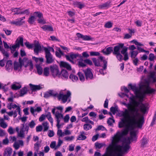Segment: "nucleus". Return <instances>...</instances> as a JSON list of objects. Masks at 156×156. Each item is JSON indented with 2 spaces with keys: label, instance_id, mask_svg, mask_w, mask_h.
<instances>
[{
  "label": "nucleus",
  "instance_id": "f257e3e1",
  "mask_svg": "<svg viewBox=\"0 0 156 156\" xmlns=\"http://www.w3.org/2000/svg\"><path fill=\"white\" fill-rule=\"evenodd\" d=\"M124 122H123V118L119 123V127L122 128L125 127V129L121 133H119L122 137L123 136L127 135L129 129H133L135 126L141 128L144 122V118L143 115H140L137 120L136 118L131 117L130 118H126Z\"/></svg>",
  "mask_w": 156,
  "mask_h": 156
},
{
  "label": "nucleus",
  "instance_id": "f03ea898",
  "mask_svg": "<svg viewBox=\"0 0 156 156\" xmlns=\"http://www.w3.org/2000/svg\"><path fill=\"white\" fill-rule=\"evenodd\" d=\"M128 48L124 46V43H118L113 48L112 47H109L106 49L102 50L101 52L105 54L108 55L112 52L115 55L119 61L121 62L122 60L126 61L129 59Z\"/></svg>",
  "mask_w": 156,
  "mask_h": 156
},
{
  "label": "nucleus",
  "instance_id": "7ed1b4c3",
  "mask_svg": "<svg viewBox=\"0 0 156 156\" xmlns=\"http://www.w3.org/2000/svg\"><path fill=\"white\" fill-rule=\"evenodd\" d=\"M129 103L126 104L125 102H122V104L126 106L127 109H125L124 111L122 113V115L123 116V122L125 121L126 118H130L131 117L136 118L141 115L138 112V109L137 108L133 107V104H132V99L129 98Z\"/></svg>",
  "mask_w": 156,
  "mask_h": 156
},
{
  "label": "nucleus",
  "instance_id": "20e7f679",
  "mask_svg": "<svg viewBox=\"0 0 156 156\" xmlns=\"http://www.w3.org/2000/svg\"><path fill=\"white\" fill-rule=\"evenodd\" d=\"M128 87L129 90H131L133 91L134 97L145 98V96L154 94L156 91L155 89L151 88L149 86L145 89L141 90L137 87L136 84L133 85L131 83L128 84Z\"/></svg>",
  "mask_w": 156,
  "mask_h": 156
},
{
  "label": "nucleus",
  "instance_id": "39448f33",
  "mask_svg": "<svg viewBox=\"0 0 156 156\" xmlns=\"http://www.w3.org/2000/svg\"><path fill=\"white\" fill-rule=\"evenodd\" d=\"M65 90H61L58 94L57 92L53 90H49L44 94V98H48L50 96L54 98H69L70 97L71 93L69 90H67L66 94H64V91Z\"/></svg>",
  "mask_w": 156,
  "mask_h": 156
},
{
  "label": "nucleus",
  "instance_id": "423d86ee",
  "mask_svg": "<svg viewBox=\"0 0 156 156\" xmlns=\"http://www.w3.org/2000/svg\"><path fill=\"white\" fill-rule=\"evenodd\" d=\"M122 136L119 133V132H117L114 135L112 141V145L110 147H108L107 148V151H110L112 150H120L122 147L120 145H117V144L120 141Z\"/></svg>",
  "mask_w": 156,
  "mask_h": 156
},
{
  "label": "nucleus",
  "instance_id": "0eeeda50",
  "mask_svg": "<svg viewBox=\"0 0 156 156\" xmlns=\"http://www.w3.org/2000/svg\"><path fill=\"white\" fill-rule=\"evenodd\" d=\"M104 57L102 56H100L98 57V59L95 58H92V60L94 65L96 67H101V66L100 62H103L104 63V66L103 67L104 69H106L107 67V62L105 59H104Z\"/></svg>",
  "mask_w": 156,
  "mask_h": 156
},
{
  "label": "nucleus",
  "instance_id": "6e6552de",
  "mask_svg": "<svg viewBox=\"0 0 156 156\" xmlns=\"http://www.w3.org/2000/svg\"><path fill=\"white\" fill-rule=\"evenodd\" d=\"M23 37H19L18 38L16 39L15 41V44L12 45L11 47L12 49H10L11 50V53H13L14 51H15L16 48H19L20 45L22 47L23 46Z\"/></svg>",
  "mask_w": 156,
  "mask_h": 156
},
{
  "label": "nucleus",
  "instance_id": "1a4fd4ad",
  "mask_svg": "<svg viewBox=\"0 0 156 156\" xmlns=\"http://www.w3.org/2000/svg\"><path fill=\"white\" fill-rule=\"evenodd\" d=\"M28 92L30 94L27 87L26 86L24 87L15 94L13 96V98L23 97L25 95L27 94Z\"/></svg>",
  "mask_w": 156,
  "mask_h": 156
},
{
  "label": "nucleus",
  "instance_id": "9d476101",
  "mask_svg": "<svg viewBox=\"0 0 156 156\" xmlns=\"http://www.w3.org/2000/svg\"><path fill=\"white\" fill-rule=\"evenodd\" d=\"M50 69L51 73L54 78H55L57 76L59 77H60V74H59L60 72L58 67L56 65L53 64L50 66Z\"/></svg>",
  "mask_w": 156,
  "mask_h": 156
},
{
  "label": "nucleus",
  "instance_id": "9b49d317",
  "mask_svg": "<svg viewBox=\"0 0 156 156\" xmlns=\"http://www.w3.org/2000/svg\"><path fill=\"white\" fill-rule=\"evenodd\" d=\"M121 146L122 147L121 148L120 150H114L117 152L116 153V156H123V155L124 154L127 152L130 147V145L125 144L123 146Z\"/></svg>",
  "mask_w": 156,
  "mask_h": 156
},
{
  "label": "nucleus",
  "instance_id": "f8f14e48",
  "mask_svg": "<svg viewBox=\"0 0 156 156\" xmlns=\"http://www.w3.org/2000/svg\"><path fill=\"white\" fill-rule=\"evenodd\" d=\"M91 70L92 69L89 68H87L86 69L83 70L86 80H92L94 78L93 74L91 72Z\"/></svg>",
  "mask_w": 156,
  "mask_h": 156
},
{
  "label": "nucleus",
  "instance_id": "ddd939ff",
  "mask_svg": "<svg viewBox=\"0 0 156 156\" xmlns=\"http://www.w3.org/2000/svg\"><path fill=\"white\" fill-rule=\"evenodd\" d=\"M132 99V104H133V107L137 108L140 105H141L144 100V98H130Z\"/></svg>",
  "mask_w": 156,
  "mask_h": 156
},
{
  "label": "nucleus",
  "instance_id": "4468645a",
  "mask_svg": "<svg viewBox=\"0 0 156 156\" xmlns=\"http://www.w3.org/2000/svg\"><path fill=\"white\" fill-rule=\"evenodd\" d=\"M35 43L34 44V52L37 55H38L40 51L42 50L41 46L38 41H34Z\"/></svg>",
  "mask_w": 156,
  "mask_h": 156
},
{
  "label": "nucleus",
  "instance_id": "2eb2a0df",
  "mask_svg": "<svg viewBox=\"0 0 156 156\" xmlns=\"http://www.w3.org/2000/svg\"><path fill=\"white\" fill-rule=\"evenodd\" d=\"M25 17L23 16L21 18L17 19L16 20V21H11L10 23L13 25H15L16 26H20L22 25L23 23L25 22L24 21H22V20L25 19Z\"/></svg>",
  "mask_w": 156,
  "mask_h": 156
},
{
  "label": "nucleus",
  "instance_id": "dca6fc26",
  "mask_svg": "<svg viewBox=\"0 0 156 156\" xmlns=\"http://www.w3.org/2000/svg\"><path fill=\"white\" fill-rule=\"evenodd\" d=\"M29 86L31 91V92L30 94H32L33 92L39 90L42 88V87L39 85H34L32 83H30Z\"/></svg>",
  "mask_w": 156,
  "mask_h": 156
},
{
  "label": "nucleus",
  "instance_id": "f3484780",
  "mask_svg": "<svg viewBox=\"0 0 156 156\" xmlns=\"http://www.w3.org/2000/svg\"><path fill=\"white\" fill-rule=\"evenodd\" d=\"M61 68H64L68 70H72L71 65L68 62L63 61H61L59 64Z\"/></svg>",
  "mask_w": 156,
  "mask_h": 156
},
{
  "label": "nucleus",
  "instance_id": "a211bd4d",
  "mask_svg": "<svg viewBox=\"0 0 156 156\" xmlns=\"http://www.w3.org/2000/svg\"><path fill=\"white\" fill-rule=\"evenodd\" d=\"M4 93L7 95H9L8 98H13V95L12 92L10 91L8 87H5V86H2V88Z\"/></svg>",
  "mask_w": 156,
  "mask_h": 156
},
{
  "label": "nucleus",
  "instance_id": "6ab92c4d",
  "mask_svg": "<svg viewBox=\"0 0 156 156\" xmlns=\"http://www.w3.org/2000/svg\"><path fill=\"white\" fill-rule=\"evenodd\" d=\"M45 57L46 59V63L50 64L52 63L54 59L53 58V55L51 54L45 55Z\"/></svg>",
  "mask_w": 156,
  "mask_h": 156
},
{
  "label": "nucleus",
  "instance_id": "aec40b11",
  "mask_svg": "<svg viewBox=\"0 0 156 156\" xmlns=\"http://www.w3.org/2000/svg\"><path fill=\"white\" fill-rule=\"evenodd\" d=\"M12 151V149L10 147H8L6 148L3 153L4 156H11Z\"/></svg>",
  "mask_w": 156,
  "mask_h": 156
},
{
  "label": "nucleus",
  "instance_id": "412c9836",
  "mask_svg": "<svg viewBox=\"0 0 156 156\" xmlns=\"http://www.w3.org/2000/svg\"><path fill=\"white\" fill-rule=\"evenodd\" d=\"M111 3V1H108L102 4L99 5V8L101 9H107L110 7Z\"/></svg>",
  "mask_w": 156,
  "mask_h": 156
},
{
  "label": "nucleus",
  "instance_id": "4be33fe9",
  "mask_svg": "<svg viewBox=\"0 0 156 156\" xmlns=\"http://www.w3.org/2000/svg\"><path fill=\"white\" fill-rule=\"evenodd\" d=\"M118 94L119 96L120 97V98H123L125 96H126L127 98H137V97H134V95L130 93H129L130 96H129V94L125 92H121L118 93Z\"/></svg>",
  "mask_w": 156,
  "mask_h": 156
},
{
  "label": "nucleus",
  "instance_id": "5701e85b",
  "mask_svg": "<svg viewBox=\"0 0 156 156\" xmlns=\"http://www.w3.org/2000/svg\"><path fill=\"white\" fill-rule=\"evenodd\" d=\"M59 74H60V76L61 75L64 78L67 79H68L69 74L66 70L64 69H62L61 72H59Z\"/></svg>",
  "mask_w": 156,
  "mask_h": 156
},
{
  "label": "nucleus",
  "instance_id": "b1692460",
  "mask_svg": "<svg viewBox=\"0 0 156 156\" xmlns=\"http://www.w3.org/2000/svg\"><path fill=\"white\" fill-rule=\"evenodd\" d=\"M5 68L7 70L9 71L12 68V62L11 60H9L7 61Z\"/></svg>",
  "mask_w": 156,
  "mask_h": 156
},
{
  "label": "nucleus",
  "instance_id": "393cba45",
  "mask_svg": "<svg viewBox=\"0 0 156 156\" xmlns=\"http://www.w3.org/2000/svg\"><path fill=\"white\" fill-rule=\"evenodd\" d=\"M85 132L82 131L80 133V134L78 136L77 139L79 140H85L87 138L86 136L84 135Z\"/></svg>",
  "mask_w": 156,
  "mask_h": 156
},
{
  "label": "nucleus",
  "instance_id": "a878e982",
  "mask_svg": "<svg viewBox=\"0 0 156 156\" xmlns=\"http://www.w3.org/2000/svg\"><path fill=\"white\" fill-rule=\"evenodd\" d=\"M41 27L43 30L44 31L48 30L50 31H53V28L51 26L48 25H44Z\"/></svg>",
  "mask_w": 156,
  "mask_h": 156
},
{
  "label": "nucleus",
  "instance_id": "bb28decb",
  "mask_svg": "<svg viewBox=\"0 0 156 156\" xmlns=\"http://www.w3.org/2000/svg\"><path fill=\"white\" fill-rule=\"evenodd\" d=\"M45 115L51 124L52 125L53 124V119L51 117V113L50 112H47L46 113V114Z\"/></svg>",
  "mask_w": 156,
  "mask_h": 156
},
{
  "label": "nucleus",
  "instance_id": "cd10ccee",
  "mask_svg": "<svg viewBox=\"0 0 156 156\" xmlns=\"http://www.w3.org/2000/svg\"><path fill=\"white\" fill-rule=\"evenodd\" d=\"M130 138L132 140V141H136L137 139L136 137V134L135 131H131L130 132Z\"/></svg>",
  "mask_w": 156,
  "mask_h": 156
},
{
  "label": "nucleus",
  "instance_id": "c85d7f7f",
  "mask_svg": "<svg viewBox=\"0 0 156 156\" xmlns=\"http://www.w3.org/2000/svg\"><path fill=\"white\" fill-rule=\"evenodd\" d=\"M73 4L76 7L81 9L84 7V5L81 3V2H74Z\"/></svg>",
  "mask_w": 156,
  "mask_h": 156
},
{
  "label": "nucleus",
  "instance_id": "c756f323",
  "mask_svg": "<svg viewBox=\"0 0 156 156\" xmlns=\"http://www.w3.org/2000/svg\"><path fill=\"white\" fill-rule=\"evenodd\" d=\"M147 140L146 137L144 136L141 140V147H144L147 144Z\"/></svg>",
  "mask_w": 156,
  "mask_h": 156
},
{
  "label": "nucleus",
  "instance_id": "7c9ffc66",
  "mask_svg": "<svg viewBox=\"0 0 156 156\" xmlns=\"http://www.w3.org/2000/svg\"><path fill=\"white\" fill-rule=\"evenodd\" d=\"M37 73L39 75H41L43 72V69L40 65L36 64V65Z\"/></svg>",
  "mask_w": 156,
  "mask_h": 156
},
{
  "label": "nucleus",
  "instance_id": "2f4dec72",
  "mask_svg": "<svg viewBox=\"0 0 156 156\" xmlns=\"http://www.w3.org/2000/svg\"><path fill=\"white\" fill-rule=\"evenodd\" d=\"M139 108L140 111L143 113H145L147 111V107L144 104H142L140 105Z\"/></svg>",
  "mask_w": 156,
  "mask_h": 156
},
{
  "label": "nucleus",
  "instance_id": "473e14b6",
  "mask_svg": "<svg viewBox=\"0 0 156 156\" xmlns=\"http://www.w3.org/2000/svg\"><path fill=\"white\" fill-rule=\"evenodd\" d=\"M82 56L81 55L79 54H74L73 52L70 53V58L72 59H73L74 58H76L77 57H81Z\"/></svg>",
  "mask_w": 156,
  "mask_h": 156
},
{
  "label": "nucleus",
  "instance_id": "72a5a7b5",
  "mask_svg": "<svg viewBox=\"0 0 156 156\" xmlns=\"http://www.w3.org/2000/svg\"><path fill=\"white\" fill-rule=\"evenodd\" d=\"M22 127L21 129L20 133H19V136L21 137H24V123L22 124Z\"/></svg>",
  "mask_w": 156,
  "mask_h": 156
},
{
  "label": "nucleus",
  "instance_id": "f704fd0d",
  "mask_svg": "<svg viewBox=\"0 0 156 156\" xmlns=\"http://www.w3.org/2000/svg\"><path fill=\"white\" fill-rule=\"evenodd\" d=\"M36 18L34 16H31L28 18V22L30 24H33L35 21Z\"/></svg>",
  "mask_w": 156,
  "mask_h": 156
},
{
  "label": "nucleus",
  "instance_id": "c9c22d12",
  "mask_svg": "<svg viewBox=\"0 0 156 156\" xmlns=\"http://www.w3.org/2000/svg\"><path fill=\"white\" fill-rule=\"evenodd\" d=\"M34 16L36 18L38 17L39 18L43 17V14L39 11L35 12L34 13Z\"/></svg>",
  "mask_w": 156,
  "mask_h": 156
},
{
  "label": "nucleus",
  "instance_id": "e433bc0d",
  "mask_svg": "<svg viewBox=\"0 0 156 156\" xmlns=\"http://www.w3.org/2000/svg\"><path fill=\"white\" fill-rule=\"evenodd\" d=\"M69 78L73 82L76 81L78 80V77L76 76L73 74L72 73L69 76Z\"/></svg>",
  "mask_w": 156,
  "mask_h": 156
},
{
  "label": "nucleus",
  "instance_id": "4c0bfd02",
  "mask_svg": "<svg viewBox=\"0 0 156 156\" xmlns=\"http://www.w3.org/2000/svg\"><path fill=\"white\" fill-rule=\"evenodd\" d=\"M77 75L79 77L80 80L82 82H84L85 80V77L83 74L82 72H79Z\"/></svg>",
  "mask_w": 156,
  "mask_h": 156
},
{
  "label": "nucleus",
  "instance_id": "58836bf2",
  "mask_svg": "<svg viewBox=\"0 0 156 156\" xmlns=\"http://www.w3.org/2000/svg\"><path fill=\"white\" fill-rule=\"evenodd\" d=\"M22 87V86L20 84L19 85H17L15 84H12L11 85V88L13 90H18Z\"/></svg>",
  "mask_w": 156,
  "mask_h": 156
},
{
  "label": "nucleus",
  "instance_id": "ea45409f",
  "mask_svg": "<svg viewBox=\"0 0 156 156\" xmlns=\"http://www.w3.org/2000/svg\"><path fill=\"white\" fill-rule=\"evenodd\" d=\"M49 68L48 67H45L44 69L43 75L44 76H47L49 74Z\"/></svg>",
  "mask_w": 156,
  "mask_h": 156
},
{
  "label": "nucleus",
  "instance_id": "a19ab883",
  "mask_svg": "<svg viewBox=\"0 0 156 156\" xmlns=\"http://www.w3.org/2000/svg\"><path fill=\"white\" fill-rule=\"evenodd\" d=\"M92 128V126L89 123L84 124L83 126V128L84 130L86 131H87L91 129Z\"/></svg>",
  "mask_w": 156,
  "mask_h": 156
},
{
  "label": "nucleus",
  "instance_id": "79ce46f5",
  "mask_svg": "<svg viewBox=\"0 0 156 156\" xmlns=\"http://www.w3.org/2000/svg\"><path fill=\"white\" fill-rule=\"evenodd\" d=\"M155 72L154 71L151 72L150 75V77L153 79V83L156 82V78L155 76Z\"/></svg>",
  "mask_w": 156,
  "mask_h": 156
},
{
  "label": "nucleus",
  "instance_id": "37998d69",
  "mask_svg": "<svg viewBox=\"0 0 156 156\" xmlns=\"http://www.w3.org/2000/svg\"><path fill=\"white\" fill-rule=\"evenodd\" d=\"M0 126L3 128H5L7 126V125L6 123L4 122L3 119H0Z\"/></svg>",
  "mask_w": 156,
  "mask_h": 156
},
{
  "label": "nucleus",
  "instance_id": "c03bdc74",
  "mask_svg": "<svg viewBox=\"0 0 156 156\" xmlns=\"http://www.w3.org/2000/svg\"><path fill=\"white\" fill-rule=\"evenodd\" d=\"M38 23L43 24L46 23V20L43 17L38 19L37 20Z\"/></svg>",
  "mask_w": 156,
  "mask_h": 156
},
{
  "label": "nucleus",
  "instance_id": "a18cd8bd",
  "mask_svg": "<svg viewBox=\"0 0 156 156\" xmlns=\"http://www.w3.org/2000/svg\"><path fill=\"white\" fill-rule=\"evenodd\" d=\"M121 90L122 91H123L127 94L129 92V90L128 87L127 88L125 86H123L122 87H121Z\"/></svg>",
  "mask_w": 156,
  "mask_h": 156
},
{
  "label": "nucleus",
  "instance_id": "49530a36",
  "mask_svg": "<svg viewBox=\"0 0 156 156\" xmlns=\"http://www.w3.org/2000/svg\"><path fill=\"white\" fill-rule=\"evenodd\" d=\"M138 54V52L137 51H131V57L135 58Z\"/></svg>",
  "mask_w": 156,
  "mask_h": 156
},
{
  "label": "nucleus",
  "instance_id": "de8ad7c7",
  "mask_svg": "<svg viewBox=\"0 0 156 156\" xmlns=\"http://www.w3.org/2000/svg\"><path fill=\"white\" fill-rule=\"evenodd\" d=\"M156 120V112H155L154 114L152 120L150 124V126H152L155 124V121Z\"/></svg>",
  "mask_w": 156,
  "mask_h": 156
},
{
  "label": "nucleus",
  "instance_id": "09e8293b",
  "mask_svg": "<svg viewBox=\"0 0 156 156\" xmlns=\"http://www.w3.org/2000/svg\"><path fill=\"white\" fill-rule=\"evenodd\" d=\"M113 25V23L110 21H108L104 25L105 27L108 28H111Z\"/></svg>",
  "mask_w": 156,
  "mask_h": 156
},
{
  "label": "nucleus",
  "instance_id": "8fccbe9b",
  "mask_svg": "<svg viewBox=\"0 0 156 156\" xmlns=\"http://www.w3.org/2000/svg\"><path fill=\"white\" fill-rule=\"evenodd\" d=\"M56 142L55 141H52L51 142L50 144V147L52 149H54L55 150H56L58 148H56Z\"/></svg>",
  "mask_w": 156,
  "mask_h": 156
},
{
  "label": "nucleus",
  "instance_id": "3c124183",
  "mask_svg": "<svg viewBox=\"0 0 156 156\" xmlns=\"http://www.w3.org/2000/svg\"><path fill=\"white\" fill-rule=\"evenodd\" d=\"M115 122V120L111 118H109L107 121V123L111 126H112L113 125L112 122Z\"/></svg>",
  "mask_w": 156,
  "mask_h": 156
},
{
  "label": "nucleus",
  "instance_id": "603ef678",
  "mask_svg": "<svg viewBox=\"0 0 156 156\" xmlns=\"http://www.w3.org/2000/svg\"><path fill=\"white\" fill-rule=\"evenodd\" d=\"M55 117L56 118H62L63 115L62 114L60 113L58 111H57L55 114Z\"/></svg>",
  "mask_w": 156,
  "mask_h": 156
},
{
  "label": "nucleus",
  "instance_id": "864d4df0",
  "mask_svg": "<svg viewBox=\"0 0 156 156\" xmlns=\"http://www.w3.org/2000/svg\"><path fill=\"white\" fill-rule=\"evenodd\" d=\"M25 45H26V47L28 49H31L34 47L33 44H30L29 42L27 41L24 43Z\"/></svg>",
  "mask_w": 156,
  "mask_h": 156
},
{
  "label": "nucleus",
  "instance_id": "5fc2aeb1",
  "mask_svg": "<svg viewBox=\"0 0 156 156\" xmlns=\"http://www.w3.org/2000/svg\"><path fill=\"white\" fill-rule=\"evenodd\" d=\"M42 47L44 48V50L45 52V55L51 54L50 52V50L47 47H44L43 46H42Z\"/></svg>",
  "mask_w": 156,
  "mask_h": 156
},
{
  "label": "nucleus",
  "instance_id": "6e6d98bb",
  "mask_svg": "<svg viewBox=\"0 0 156 156\" xmlns=\"http://www.w3.org/2000/svg\"><path fill=\"white\" fill-rule=\"evenodd\" d=\"M95 146L96 148L100 149L103 146V144L101 143L96 142L95 143Z\"/></svg>",
  "mask_w": 156,
  "mask_h": 156
},
{
  "label": "nucleus",
  "instance_id": "4d7b16f0",
  "mask_svg": "<svg viewBox=\"0 0 156 156\" xmlns=\"http://www.w3.org/2000/svg\"><path fill=\"white\" fill-rule=\"evenodd\" d=\"M14 69L15 70H17L19 68V63L18 62L15 61L13 63Z\"/></svg>",
  "mask_w": 156,
  "mask_h": 156
},
{
  "label": "nucleus",
  "instance_id": "13d9d810",
  "mask_svg": "<svg viewBox=\"0 0 156 156\" xmlns=\"http://www.w3.org/2000/svg\"><path fill=\"white\" fill-rule=\"evenodd\" d=\"M13 146L16 150H18L20 147V144L17 142H15Z\"/></svg>",
  "mask_w": 156,
  "mask_h": 156
},
{
  "label": "nucleus",
  "instance_id": "bf43d9fd",
  "mask_svg": "<svg viewBox=\"0 0 156 156\" xmlns=\"http://www.w3.org/2000/svg\"><path fill=\"white\" fill-rule=\"evenodd\" d=\"M100 53L98 52L91 51L90 52V55L91 56H99Z\"/></svg>",
  "mask_w": 156,
  "mask_h": 156
},
{
  "label": "nucleus",
  "instance_id": "052dcab7",
  "mask_svg": "<svg viewBox=\"0 0 156 156\" xmlns=\"http://www.w3.org/2000/svg\"><path fill=\"white\" fill-rule=\"evenodd\" d=\"M19 67L21 69L22 66L24 65V63L22 59L20 57L19 59Z\"/></svg>",
  "mask_w": 156,
  "mask_h": 156
},
{
  "label": "nucleus",
  "instance_id": "680f3d73",
  "mask_svg": "<svg viewBox=\"0 0 156 156\" xmlns=\"http://www.w3.org/2000/svg\"><path fill=\"white\" fill-rule=\"evenodd\" d=\"M12 12H15L14 15H18L20 14V11H19L16 8H12Z\"/></svg>",
  "mask_w": 156,
  "mask_h": 156
},
{
  "label": "nucleus",
  "instance_id": "e2e57ef3",
  "mask_svg": "<svg viewBox=\"0 0 156 156\" xmlns=\"http://www.w3.org/2000/svg\"><path fill=\"white\" fill-rule=\"evenodd\" d=\"M3 30L5 31L6 35L9 36L11 35L12 31L9 30L6 28H4Z\"/></svg>",
  "mask_w": 156,
  "mask_h": 156
},
{
  "label": "nucleus",
  "instance_id": "0e129e2a",
  "mask_svg": "<svg viewBox=\"0 0 156 156\" xmlns=\"http://www.w3.org/2000/svg\"><path fill=\"white\" fill-rule=\"evenodd\" d=\"M110 111L113 114H115L117 111V108L116 107H112L110 108Z\"/></svg>",
  "mask_w": 156,
  "mask_h": 156
},
{
  "label": "nucleus",
  "instance_id": "69168bd1",
  "mask_svg": "<svg viewBox=\"0 0 156 156\" xmlns=\"http://www.w3.org/2000/svg\"><path fill=\"white\" fill-rule=\"evenodd\" d=\"M64 133H63L61 129H58L57 132V135L59 137H62L64 135Z\"/></svg>",
  "mask_w": 156,
  "mask_h": 156
},
{
  "label": "nucleus",
  "instance_id": "338daca9",
  "mask_svg": "<svg viewBox=\"0 0 156 156\" xmlns=\"http://www.w3.org/2000/svg\"><path fill=\"white\" fill-rule=\"evenodd\" d=\"M74 139L73 136H67L64 137L65 140L67 141H71L72 140Z\"/></svg>",
  "mask_w": 156,
  "mask_h": 156
},
{
  "label": "nucleus",
  "instance_id": "774afa93",
  "mask_svg": "<svg viewBox=\"0 0 156 156\" xmlns=\"http://www.w3.org/2000/svg\"><path fill=\"white\" fill-rule=\"evenodd\" d=\"M82 39L83 40L85 41H89L92 40V38L87 35H83Z\"/></svg>",
  "mask_w": 156,
  "mask_h": 156
}]
</instances>
